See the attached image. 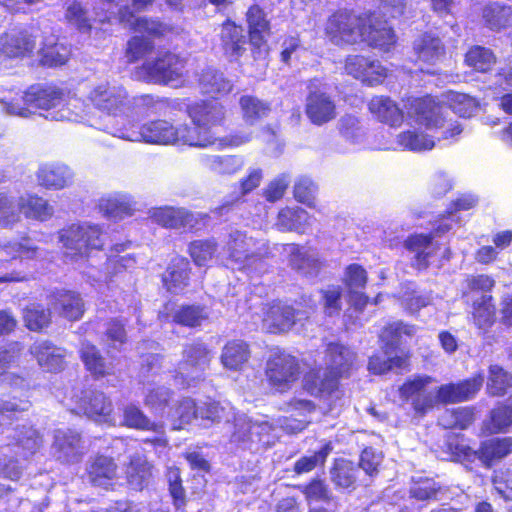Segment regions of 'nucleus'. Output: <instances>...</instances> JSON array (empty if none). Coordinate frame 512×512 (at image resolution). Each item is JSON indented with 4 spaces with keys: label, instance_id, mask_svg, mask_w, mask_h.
I'll use <instances>...</instances> for the list:
<instances>
[{
    "label": "nucleus",
    "instance_id": "nucleus-2",
    "mask_svg": "<svg viewBox=\"0 0 512 512\" xmlns=\"http://www.w3.org/2000/svg\"><path fill=\"white\" fill-rule=\"evenodd\" d=\"M327 369L310 372L304 378V387L312 395L332 394L338 388L340 378H348L357 366V355L341 343H329L326 348Z\"/></svg>",
    "mask_w": 512,
    "mask_h": 512
},
{
    "label": "nucleus",
    "instance_id": "nucleus-29",
    "mask_svg": "<svg viewBox=\"0 0 512 512\" xmlns=\"http://www.w3.org/2000/svg\"><path fill=\"white\" fill-rule=\"evenodd\" d=\"M189 262L185 258L177 257L172 260L163 275L165 287L171 293H178L188 285Z\"/></svg>",
    "mask_w": 512,
    "mask_h": 512
},
{
    "label": "nucleus",
    "instance_id": "nucleus-51",
    "mask_svg": "<svg viewBox=\"0 0 512 512\" xmlns=\"http://www.w3.org/2000/svg\"><path fill=\"white\" fill-rule=\"evenodd\" d=\"M23 319L29 330L38 332L50 324L51 313L49 309H45L42 305L32 303L25 307Z\"/></svg>",
    "mask_w": 512,
    "mask_h": 512
},
{
    "label": "nucleus",
    "instance_id": "nucleus-16",
    "mask_svg": "<svg viewBox=\"0 0 512 512\" xmlns=\"http://www.w3.org/2000/svg\"><path fill=\"white\" fill-rule=\"evenodd\" d=\"M123 425L142 431H152L156 437L151 440L153 444L165 446V426L162 422L152 421L138 406L129 404L123 409Z\"/></svg>",
    "mask_w": 512,
    "mask_h": 512
},
{
    "label": "nucleus",
    "instance_id": "nucleus-59",
    "mask_svg": "<svg viewBox=\"0 0 512 512\" xmlns=\"http://www.w3.org/2000/svg\"><path fill=\"white\" fill-rule=\"evenodd\" d=\"M239 103L243 112V117L250 123L267 116L270 112V105L254 96H242Z\"/></svg>",
    "mask_w": 512,
    "mask_h": 512
},
{
    "label": "nucleus",
    "instance_id": "nucleus-21",
    "mask_svg": "<svg viewBox=\"0 0 512 512\" xmlns=\"http://www.w3.org/2000/svg\"><path fill=\"white\" fill-rule=\"evenodd\" d=\"M118 19L125 28L153 37H160L170 30L166 24L158 20L136 17L128 7L119 10Z\"/></svg>",
    "mask_w": 512,
    "mask_h": 512
},
{
    "label": "nucleus",
    "instance_id": "nucleus-37",
    "mask_svg": "<svg viewBox=\"0 0 512 512\" xmlns=\"http://www.w3.org/2000/svg\"><path fill=\"white\" fill-rule=\"evenodd\" d=\"M117 474V465L112 458L98 456L88 468L89 480L95 486L106 487Z\"/></svg>",
    "mask_w": 512,
    "mask_h": 512
},
{
    "label": "nucleus",
    "instance_id": "nucleus-30",
    "mask_svg": "<svg viewBox=\"0 0 512 512\" xmlns=\"http://www.w3.org/2000/svg\"><path fill=\"white\" fill-rule=\"evenodd\" d=\"M276 225L283 231L304 233L311 226V217L300 207H286L279 211Z\"/></svg>",
    "mask_w": 512,
    "mask_h": 512
},
{
    "label": "nucleus",
    "instance_id": "nucleus-27",
    "mask_svg": "<svg viewBox=\"0 0 512 512\" xmlns=\"http://www.w3.org/2000/svg\"><path fill=\"white\" fill-rule=\"evenodd\" d=\"M198 85L202 93L209 95L227 94L233 88V83L218 69L208 67L199 75Z\"/></svg>",
    "mask_w": 512,
    "mask_h": 512
},
{
    "label": "nucleus",
    "instance_id": "nucleus-34",
    "mask_svg": "<svg viewBox=\"0 0 512 512\" xmlns=\"http://www.w3.org/2000/svg\"><path fill=\"white\" fill-rule=\"evenodd\" d=\"M216 138L211 131L205 127L180 125L177 127L176 144H183L195 147H207L214 144Z\"/></svg>",
    "mask_w": 512,
    "mask_h": 512
},
{
    "label": "nucleus",
    "instance_id": "nucleus-56",
    "mask_svg": "<svg viewBox=\"0 0 512 512\" xmlns=\"http://www.w3.org/2000/svg\"><path fill=\"white\" fill-rule=\"evenodd\" d=\"M512 425V396L504 403L498 405L490 413V424L488 430L490 433H499L505 431Z\"/></svg>",
    "mask_w": 512,
    "mask_h": 512
},
{
    "label": "nucleus",
    "instance_id": "nucleus-11",
    "mask_svg": "<svg viewBox=\"0 0 512 512\" xmlns=\"http://www.w3.org/2000/svg\"><path fill=\"white\" fill-rule=\"evenodd\" d=\"M52 452L62 463L79 462L84 454L80 434L71 429H57L54 432Z\"/></svg>",
    "mask_w": 512,
    "mask_h": 512
},
{
    "label": "nucleus",
    "instance_id": "nucleus-57",
    "mask_svg": "<svg viewBox=\"0 0 512 512\" xmlns=\"http://www.w3.org/2000/svg\"><path fill=\"white\" fill-rule=\"evenodd\" d=\"M235 414L233 408L229 405H223L220 402L209 401L204 402L200 405V418L202 420H208L212 423H220L221 421H230L234 419Z\"/></svg>",
    "mask_w": 512,
    "mask_h": 512
},
{
    "label": "nucleus",
    "instance_id": "nucleus-41",
    "mask_svg": "<svg viewBox=\"0 0 512 512\" xmlns=\"http://www.w3.org/2000/svg\"><path fill=\"white\" fill-rule=\"evenodd\" d=\"M472 318L474 324L483 331H487L494 324L495 306L491 295L484 294L473 300Z\"/></svg>",
    "mask_w": 512,
    "mask_h": 512
},
{
    "label": "nucleus",
    "instance_id": "nucleus-58",
    "mask_svg": "<svg viewBox=\"0 0 512 512\" xmlns=\"http://www.w3.org/2000/svg\"><path fill=\"white\" fill-rule=\"evenodd\" d=\"M65 19L81 32L91 30L88 11L77 0H68L65 6Z\"/></svg>",
    "mask_w": 512,
    "mask_h": 512
},
{
    "label": "nucleus",
    "instance_id": "nucleus-61",
    "mask_svg": "<svg viewBox=\"0 0 512 512\" xmlns=\"http://www.w3.org/2000/svg\"><path fill=\"white\" fill-rule=\"evenodd\" d=\"M21 206L27 217L41 221L50 218L54 212L48 201L38 196H29Z\"/></svg>",
    "mask_w": 512,
    "mask_h": 512
},
{
    "label": "nucleus",
    "instance_id": "nucleus-53",
    "mask_svg": "<svg viewBox=\"0 0 512 512\" xmlns=\"http://www.w3.org/2000/svg\"><path fill=\"white\" fill-rule=\"evenodd\" d=\"M465 61L468 66L478 72H487L496 62L494 53L485 47L474 46L467 53Z\"/></svg>",
    "mask_w": 512,
    "mask_h": 512
},
{
    "label": "nucleus",
    "instance_id": "nucleus-39",
    "mask_svg": "<svg viewBox=\"0 0 512 512\" xmlns=\"http://www.w3.org/2000/svg\"><path fill=\"white\" fill-rule=\"evenodd\" d=\"M248 345L241 340L228 342L222 349L221 363L227 369L238 370L249 359Z\"/></svg>",
    "mask_w": 512,
    "mask_h": 512
},
{
    "label": "nucleus",
    "instance_id": "nucleus-49",
    "mask_svg": "<svg viewBox=\"0 0 512 512\" xmlns=\"http://www.w3.org/2000/svg\"><path fill=\"white\" fill-rule=\"evenodd\" d=\"M167 417L177 420L180 429L181 425L190 424L193 420L200 417V406L190 397H184L177 402V405L170 408L167 412Z\"/></svg>",
    "mask_w": 512,
    "mask_h": 512
},
{
    "label": "nucleus",
    "instance_id": "nucleus-5",
    "mask_svg": "<svg viewBox=\"0 0 512 512\" xmlns=\"http://www.w3.org/2000/svg\"><path fill=\"white\" fill-rule=\"evenodd\" d=\"M64 100L63 91L55 86L36 84L24 92L21 99H15L4 104L5 111L14 116L28 118L41 109L49 111L56 108Z\"/></svg>",
    "mask_w": 512,
    "mask_h": 512
},
{
    "label": "nucleus",
    "instance_id": "nucleus-43",
    "mask_svg": "<svg viewBox=\"0 0 512 512\" xmlns=\"http://www.w3.org/2000/svg\"><path fill=\"white\" fill-rule=\"evenodd\" d=\"M287 251L290 256L289 262L292 268L304 274H312L317 271L319 262L314 252L300 248L295 244L287 245Z\"/></svg>",
    "mask_w": 512,
    "mask_h": 512
},
{
    "label": "nucleus",
    "instance_id": "nucleus-17",
    "mask_svg": "<svg viewBox=\"0 0 512 512\" xmlns=\"http://www.w3.org/2000/svg\"><path fill=\"white\" fill-rule=\"evenodd\" d=\"M300 313L292 306L281 301L268 305L264 316V325L271 333L289 331L296 323Z\"/></svg>",
    "mask_w": 512,
    "mask_h": 512
},
{
    "label": "nucleus",
    "instance_id": "nucleus-19",
    "mask_svg": "<svg viewBox=\"0 0 512 512\" xmlns=\"http://www.w3.org/2000/svg\"><path fill=\"white\" fill-rule=\"evenodd\" d=\"M152 469L153 466L143 454L136 453L131 455L125 468L129 486L136 491H142L148 487L153 478Z\"/></svg>",
    "mask_w": 512,
    "mask_h": 512
},
{
    "label": "nucleus",
    "instance_id": "nucleus-52",
    "mask_svg": "<svg viewBox=\"0 0 512 512\" xmlns=\"http://www.w3.org/2000/svg\"><path fill=\"white\" fill-rule=\"evenodd\" d=\"M512 386V375L499 365L489 367L487 392L492 396H502Z\"/></svg>",
    "mask_w": 512,
    "mask_h": 512
},
{
    "label": "nucleus",
    "instance_id": "nucleus-63",
    "mask_svg": "<svg viewBox=\"0 0 512 512\" xmlns=\"http://www.w3.org/2000/svg\"><path fill=\"white\" fill-rule=\"evenodd\" d=\"M217 251V243L214 240H196L189 246V253L198 266L205 265Z\"/></svg>",
    "mask_w": 512,
    "mask_h": 512
},
{
    "label": "nucleus",
    "instance_id": "nucleus-40",
    "mask_svg": "<svg viewBox=\"0 0 512 512\" xmlns=\"http://www.w3.org/2000/svg\"><path fill=\"white\" fill-rule=\"evenodd\" d=\"M202 163L207 169L219 175H232L244 165L242 158L236 155H205Z\"/></svg>",
    "mask_w": 512,
    "mask_h": 512
},
{
    "label": "nucleus",
    "instance_id": "nucleus-20",
    "mask_svg": "<svg viewBox=\"0 0 512 512\" xmlns=\"http://www.w3.org/2000/svg\"><path fill=\"white\" fill-rule=\"evenodd\" d=\"M29 351L44 370L56 372L63 368L65 350L53 345L51 342H35L30 346Z\"/></svg>",
    "mask_w": 512,
    "mask_h": 512
},
{
    "label": "nucleus",
    "instance_id": "nucleus-10",
    "mask_svg": "<svg viewBox=\"0 0 512 512\" xmlns=\"http://www.w3.org/2000/svg\"><path fill=\"white\" fill-rule=\"evenodd\" d=\"M142 71L148 81L168 84L182 75L183 64L177 55L166 52L145 62Z\"/></svg>",
    "mask_w": 512,
    "mask_h": 512
},
{
    "label": "nucleus",
    "instance_id": "nucleus-62",
    "mask_svg": "<svg viewBox=\"0 0 512 512\" xmlns=\"http://www.w3.org/2000/svg\"><path fill=\"white\" fill-rule=\"evenodd\" d=\"M397 143L403 148L412 151L431 150L435 142L424 135L415 131H406L397 136Z\"/></svg>",
    "mask_w": 512,
    "mask_h": 512
},
{
    "label": "nucleus",
    "instance_id": "nucleus-8",
    "mask_svg": "<svg viewBox=\"0 0 512 512\" xmlns=\"http://www.w3.org/2000/svg\"><path fill=\"white\" fill-rule=\"evenodd\" d=\"M110 133L128 141H144L153 144H176L177 127L165 120H156L144 124L139 130L134 125L113 128Z\"/></svg>",
    "mask_w": 512,
    "mask_h": 512
},
{
    "label": "nucleus",
    "instance_id": "nucleus-32",
    "mask_svg": "<svg viewBox=\"0 0 512 512\" xmlns=\"http://www.w3.org/2000/svg\"><path fill=\"white\" fill-rule=\"evenodd\" d=\"M51 306L62 317L71 321L78 320L84 312L82 299L78 294L70 291L57 293Z\"/></svg>",
    "mask_w": 512,
    "mask_h": 512
},
{
    "label": "nucleus",
    "instance_id": "nucleus-28",
    "mask_svg": "<svg viewBox=\"0 0 512 512\" xmlns=\"http://www.w3.org/2000/svg\"><path fill=\"white\" fill-rule=\"evenodd\" d=\"M358 467L350 460L336 459L329 470L330 481L336 489H355Z\"/></svg>",
    "mask_w": 512,
    "mask_h": 512
},
{
    "label": "nucleus",
    "instance_id": "nucleus-15",
    "mask_svg": "<svg viewBox=\"0 0 512 512\" xmlns=\"http://www.w3.org/2000/svg\"><path fill=\"white\" fill-rule=\"evenodd\" d=\"M483 382L484 376L478 374L459 383L442 385L437 389V399L444 404L467 401L476 395Z\"/></svg>",
    "mask_w": 512,
    "mask_h": 512
},
{
    "label": "nucleus",
    "instance_id": "nucleus-33",
    "mask_svg": "<svg viewBox=\"0 0 512 512\" xmlns=\"http://www.w3.org/2000/svg\"><path fill=\"white\" fill-rule=\"evenodd\" d=\"M413 48L417 59L427 64H435L444 56L441 40L431 34H424L416 39Z\"/></svg>",
    "mask_w": 512,
    "mask_h": 512
},
{
    "label": "nucleus",
    "instance_id": "nucleus-50",
    "mask_svg": "<svg viewBox=\"0 0 512 512\" xmlns=\"http://www.w3.org/2000/svg\"><path fill=\"white\" fill-rule=\"evenodd\" d=\"M473 421L474 412L469 407L448 409L439 418V423L446 429H466Z\"/></svg>",
    "mask_w": 512,
    "mask_h": 512
},
{
    "label": "nucleus",
    "instance_id": "nucleus-25",
    "mask_svg": "<svg viewBox=\"0 0 512 512\" xmlns=\"http://www.w3.org/2000/svg\"><path fill=\"white\" fill-rule=\"evenodd\" d=\"M37 179L46 188L62 189L72 182L73 173L64 164H45L39 168Z\"/></svg>",
    "mask_w": 512,
    "mask_h": 512
},
{
    "label": "nucleus",
    "instance_id": "nucleus-45",
    "mask_svg": "<svg viewBox=\"0 0 512 512\" xmlns=\"http://www.w3.org/2000/svg\"><path fill=\"white\" fill-rule=\"evenodd\" d=\"M82 408L89 417H101L108 421L113 411L112 402L102 392H90L83 400Z\"/></svg>",
    "mask_w": 512,
    "mask_h": 512
},
{
    "label": "nucleus",
    "instance_id": "nucleus-46",
    "mask_svg": "<svg viewBox=\"0 0 512 512\" xmlns=\"http://www.w3.org/2000/svg\"><path fill=\"white\" fill-rule=\"evenodd\" d=\"M247 23L249 27L250 41L253 45L260 46L264 34L269 31V22L266 19L264 11L258 6H251L247 13Z\"/></svg>",
    "mask_w": 512,
    "mask_h": 512
},
{
    "label": "nucleus",
    "instance_id": "nucleus-23",
    "mask_svg": "<svg viewBox=\"0 0 512 512\" xmlns=\"http://www.w3.org/2000/svg\"><path fill=\"white\" fill-rule=\"evenodd\" d=\"M221 46L226 56L237 59L245 51L246 37L244 29L234 22L223 23L220 33Z\"/></svg>",
    "mask_w": 512,
    "mask_h": 512
},
{
    "label": "nucleus",
    "instance_id": "nucleus-47",
    "mask_svg": "<svg viewBox=\"0 0 512 512\" xmlns=\"http://www.w3.org/2000/svg\"><path fill=\"white\" fill-rule=\"evenodd\" d=\"M332 449L331 443H326L312 454L301 456L295 461L292 471L302 475L312 472L317 467H323Z\"/></svg>",
    "mask_w": 512,
    "mask_h": 512
},
{
    "label": "nucleus",
    "instance_id": "nucleus-42",
    "mask_svg": "<svg viewBox=\"0 0 512 512\" xmlns=\"http://www.w3.org/2000/svg\"><path fill=\"white\" fill-rule=\"evenodd\" d=\"M174 392L164 385H149L146 388L144 404L154 413L164 416L170 406Z\"/></svg>",
    "mask_w": 512,
    "mask_h": 512
},
{
    "label": "nucleus",
    "instance_id": "nucleus-7",
    "mask_svg": "<svg viewBox=\"0 0 512 512\" xmlns=\"http://www.w3.org/2000/svg\"><path fill=\"white\" fill-rule=\"evenodd\" d=\"M226 250L229 258L243 268L257 267L269 255V248L264 240L248 236L239 230L229 234Z\"/></svg>",
    "mask_w": 512,
    "mask_h": 512
},
{
    "label": "nucleus",
    "instance_id": "nucleus-9",
    "mask_svg": "<svg viewBox=\"0 0 512 512\" xmlns=\"http://www.w3.org/2000/svg\"><path fill=\"white\" fill-rule=\"evenodd\" d=\"M93 105L109 114L122 112L129 106L128 93L121 85L109 82L97 85L89 94Z\"/></svg>",
    "mask_w": 512,
    "mask_h": 512
},
{
    "label": "nucleus",
    "instance_id": "nucleus-64",
    "mask_svg": "<svg viewBox=\"0 0 512 512\" xmlns=\"http://www.w3.org/2000/svg\"><path fill=\"white\" fill-rule=\"evenodd\" d=\"M414 333L415 328L413 326H408L403 322H395L383 329L380 338L387 346L392 348L399 343L403 335L412 336Z\"/></svg>",
    "mask_w": 512,
    "mask_h": 512
},
{
    "label": "nucleus",
    "instance_id": "nucleus-26",
    "mask_svg": "<svg viewBox=\"0 0 512 512\" xmlns=\"http://www.w3.org/2000/svg\"><path fill=\"white\" fill-rule=\"evenodd\" d=\"M478 458L486 466L500 461L512 453V437L492 438L481 443Z\"/></svg>",
    "mask_w": 512,
    "mask_h": 512
},
{
    "label": "nucleus",
    "instance_id": "nucleus-38",
    "mask_svg": "<svg viewBox=\"0 0 512 512\" xmlns=\"http://www.w3.org/2000/svg\"><path fill=\"white\" fill-rule=\"evenodd\" d=\"M415 112L418 121L427 128H438L444 126L442 108L429 98L416 99L414 102Z\"/></svg>",
    "mask_w": 512,
    "mask_h": 512
},
{
    "label": "nucleus",
    "instance_id": "nucleus-4",
    "mask_svg": "<svg viewBox=\"0 0 512 512\" xmlns=\"http://www.w3.org/2000/svg\"><path fill=\"white\" fill-rule=\"evenodd\" d=\"M181 356L174 375L176 383L183 388H189L203 381L212 359L208 346L201 341L186 343Z\"/></svg>",
    "mask_w": 512,
    "mask_h": 512
},
{
    "label": "nucleus",
    "instance_id": "nucleus-3",
    "mask_svg": "<svg viewBox=\"0 0 512 512\" xmlns=\"http://www.w3.org/2000/svg\"><path fill=\"white\" fill-rule=\"evenodd\" d=\"M232 427L229 442L239 449L257 453L275 443V428L267 420L241 414L234 417Z\"/></svg>",
    "mask_w": 512,
    "mask_h": 512
},
{
    "label": "nucleus",
    "instance_id": "nucleus-22",
    "mask_svg": "<svg viewBox=\"0 0 512 512\" xmlns=\"http://www.w3.org/2000/svg\"><path fill=\"white\" fill-rule=\"evenodd\" d=\"M9 438V445L16 446L22 457L28 458L34 455L42 445V437L40 433L32 426H17L12 429Z\"/></svg>",
    "mask_w": 512,
    "mask_h": 512
},
{
    "label": "nucleus",
    "instance_id": "nucleus-44",
    "mask_svg": "<svg viewBox=\"0 0 512 512\" xmlns=\"http://www.w3.org/2000/svg\"><path fill=\"white\" fill-rule=\"evenodd\" d=\"M483 19L491 30H500L512 24L510 6L495 2L484 7Z\"/></svg>",
    "mask_w": 512,
    "mask_h": 512
},
{
    "label": "nucleus",
    "instance_id": "nucleus-14",
    "mask_svg": "<svg viewBox=\"0 0 512 512\" xmlns=\"http://www.w3.org/2000/svg\"><path fill=\"white\" fill-rule=\"evenodd\" d=\"M305 113L314 125L321 126L336 118V104L326 92L310 90L306 97Z\"/></svg>",
    "mask_w": 512,
    "mask_h": 512
},
{
    "label": "nucleus",
    "instance_id": "nucleus-6",
    "mask_svg": "<svg viewBox=\"0 0 512 512\" xmlns=\"http://www.w3.org/2000/svg\"><path fill=\"white\" fill-rule=\"evenodd\" d=\"M59 241L64 255L70 261H77L89 255L91 250L103 246L102 233L98 226L87 223L72 224L59 232Z\"/></svg>",
    "mask_w": 512,
    "mask_h": 512
},
{
    "label": "nucleus",
    "instance_id": "nucleus-18",
    "mask_svg": "<svg viewBox=\"0 0 512 512\" xmlns=\"http://www.w3.org/2000/svg\"><path fill=\"white\" fill-rule=\"evenodd\" d=\"M299 374L295 357L284 352L275 353L267 363V375L274 384L294 381Z\"/></svg>",
    "mask_w": 512,
    "mask_h": 512
},
{
    "label": "nucleus",
    "instance_id": "nucleus-48",
    "mask_svg": "<svg viewBox=\"0 0 512 512\" xmlns=\"http://www.w3.org/2000/svg\"><path fill=\"white\" fill-rule=\"evenodd\" d=\"M209 313L205 307L199 305L181 306L172 314V321L186 327H197L207 320Z\"/></svg>",
    "mask_w": 512,
    "mask_h": 512
},
{
    "label": "nucleus",
    "instance_id": "nucleus-35",
    "mask_svg": "<svg viewBox=\"0 0 512 512\" xmlns=\"http://www.w3.org/2000/svg\"><path fill=\"white\" fill-rule=\"evenodd\" d=\"M369 110L381 122L397 126L403 120V114L394 101L389 97L376 96L369 102Z\"/></svg>",
    "mask_w": 512,
    "mask_h": 512
},
{
    "label": "nucleus",
    "instance_id": "nucleus-54",
    "mask_svg": "<svg viewBox=\"0 0 512 512\" xmlns=\"http://www.w3.org/2000/svg\"><path fill=\"white\" fill-rule=\"evenodd\" d=\"M298 489L304 495L308 503L311 501L329 503L333 500L329 486L319 477L313 478L307 484L299 485Z\"/></svg>",
    "mask_w": 512,
    "mask_h": 512
},
{
    "label": "nucleus",
    "instance_id": "nucleus-31",
    "mask_svg": "<svg viewBox=\"0 0 512 512\" xmlns=\"http://www.w3.org/2000/svg\"><path fill=\"white\" fill-rule=\"evenodd\" d=\"M152 218L167 228H192L194 225L193 215L183 208H157L153 211Z\"/></svg>",
    "mask_w": 512,
    "mask_h": 512
},
{
    "label": "nucleus",
    "instance_id": "nucleus-13",
    "mask_svg": "<svg viewBox=\"0 0 512 512\" xmlns=\"http://www.w3.org/2000/svg\"><path fill=\"white\" fill-rule=\"evenodd\" d=\"M344 68L348 75L371 86L382 83L387 75L386 68L378 61H371L361 55L348 56Z\"/></svg>",
    "mask_w": 512,
    "mask_h": 512
},
{
    "label": "nucleus",
    "instance_id": "nucleus-36",
    "mask_svg": "<svg viewBox=\"0 0 512 512\" xmlns=\"http://www.w3.org/2000/svg\"><path fill=\"white\" fill-rule=\"evenodd\" d=\"M189 114L195 125L210 130V126L216 125L223 120L224 109L218 102H209L191 107Z\"/></svg>",
    "mask_w": 512,
    "mask_h": 512
},
{
    "label": "nucleus",
    "instance_id": "nucleus-24",
    "mask_svg": "<svg viewBox=\"0 0 512 512\" xmlns=\"http://www.w3.org/2000/svg\"><path fill=\"white\" fill-rule=\"evenodd\" d=\"M81 360L86 369L95 377L100 378L113 372V365L106 361L100 350L91 342L83 341L79 350Z\"/></svg>",
    "mask_w": 512,
    "mask_h": 512
},
{
    "label": "nucleus",
    "instance_id": "nucleus-1",
    "mask_svg": "<svg viewBox=\"0 0 512 512\" xmlns=\"http://www.w3.org/2000/svg\"><path fill=\"white\" fill-rule=\"evenodd\" d=\"M325 30L331 42L336 45L363 41L388 52L396 43L392 28L371 11L357 14L351 10H339L329 17Z\"/></svg>",
    "mask_w": 512,
    "mask_h": 512
},
{
    "label": "nucleus",
    "instance_id": "nucleus-12",
    "mask_svg": "<svg viewBox=\"0 0 512 512\" xmlns=\"http://www.w3.org/2000/svg\"><path fill=\"white\" fill-rule=\"evenodd\" d=\"M38 30L31 28L11 30L0 37V53L9 57H24L33 52Z\"/></svg>",
    "mask_w": 512,
    "mask_h": 512
},
{
    "label": "nucleus",
    "instance_id": "nucleus-55",
    "mask_svg": "<svg viewBox=\"0 0 512 512\" xmlns=\"http://www.w3.org/2000/svg\"><path fill=\"white\" fill-rule=\"evenodd\" d=\"M450 109L460 117H471L478 110V101L464 93L450 91L447 94Z\"/></svg>",
    "mask_w": 512,
    "mask_h": 512
},
{
    "label": "nucleus",
    "instance_id": "nucleus-60",
    "mask_svg": "<svg viewBox=\"0 0 512 512\" xmlns=\"http://www.w3.org/2000/svg\"><path fill=\"white\" fill-rule=\"evenodd\" d=\"M42 54V62L49 66L63 65L67 61L68 53L66 48L56 43L55 36H51L45 40L40 48Z\"/></svg>",
    "mask_w": 512,
    "mask_h": 512
}]
</instances>
